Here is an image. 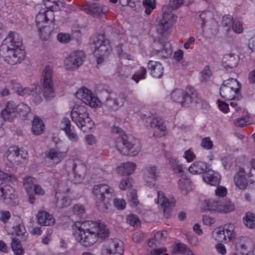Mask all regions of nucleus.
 Instances as JSON below:
<instances>
[{"label": "nucleus", "mask_w": 255, "mask_h": 255, "mask_svg": "<svg viewBox=\"0 0 255 255\" xmlns=\"http://www.w3.org/2000/svg\"><path fill=\"white\" fill-rule=\"evenodd\" d=\"M148 68L150 70L152 76L155 78H160L163 74V66L158 62L149 61L148 63Z\"/></svg>", "instance_id": "obj_26"}, {"label": "nucleus", "mask_w": 255, "mask_h": 255, "mask_svg": "<svg viewBox=\"0 0 255 255\" xmlns=\"http://www.w3.org/2000/svg\"><path fill=\"white\" fill-rule=\"evenodd\" d=\"M146 124L147 127L153 128L160 131L162 132L165 130V126L164 125L162 120L158 119L157 118H148L146 119Z\"/></svg>", "instance_id": "obj_30"}, {"label": "nucleus", "mask_w": 255, "mask_h": 255, "mask_svg": "<svg viewBox=\"0 0 255 255\" xmlns=\"http://www.w3.org/2000/svg\"><path fill=\"white\" fill-rule=\"evenodd\" d=\"M206 163L202 161L194 162L189 167V171L193 174H202L207 169Z\"/></svg>", "instance_id": "obj_33"}, {"label": "nucleus", "mask_w": 255, "mask_h": 255, "mask_svg": "<svg viewBox=\"0 0 255 255\" xmlns=\"http://www.w3.org/2000/svg\"><path fill=\"white\" fill-rule=\"evenodd\" d=\"M14 231L16 235L18 236H23L25 233V227L23 225L19 224L15 226L14 228Z\"/></svg>", "instance_id": "obj_63"}, {"label": "nucleus", "mask_w": 255, "mask_h": 255, "mask_svg": "<svg viewBox=\"0 0 255 255\" xmlns=\"http://www.w3.org/2000/svg\"><path fill=\"white\" fill-rule=\"evenodd\" d=\"M25 54L21 38L17 33L10 31L0 46V55L5 62L13 65L21 62Z\"/></svg>", "instance_id": "obj_1"}, {"label": "nucleus", "mask_w": 255, "mask_h": 255, "mask_svg": "<svg viewBox=\"0 0 255 255\" xmlns=\"http://www.w3.org/2000/svg\"><path fill=\"white\" fill-rule=\"evenodd\" d=\"M93 222L92 221H86L81 223L75 222L73 225L74 229H77L78 231H86L92 233H97L98 231V226L99 222Z\"/></svg>", "instance_id": "obj_18"}, {"label": "nucleus", "mask_w": 255, "mask_h": 255, "mask_svg": "<svg viewBox=\"0 0 255 255\" xmlns=\"http://www.w3.org/2000/svg\"><path fill=\"white\" fill-rule=\"evenodd\" d=\"M170 97L173 101L184 107H190L192 103H199L200 101L196 91L191 87H187L185 91L176 89L172 91Z\"/></svg>", "instance_id": "obj_4"}, {"label": "nucleus", "mask_w": 255, "mask_h": 255, "mask_svg": "<svg viewBox=\"0 0 255 255\" xmlns=\"http://www.w3.org/2000/svg\"><path fill=\"white\" fill-rule=\"evenodd\" d=\"M178 185L181 193L184 195H186L191 189L190 181L184 178L179 180Z\"/></svg>", "instance_id": "obj_42"}, {"label": "nucleus", "mask_w": 255, "mask_h": 255, "mask_svg": "<svg viewBox=\"0 0 255 255\" xmlns=\"http://www.w3.org/2000/svg\"><path fill=\"white\" fill-rule=\"evenodd\" d=\"M136 164L134 162H128L123 163L117 168L118 173L121 175H129L133 172L135 169Z\"/></svg>", "instance_id": "obj_31"}, {"label": "nucleus", "mask_w": 255, "mask_h": 255, "mask_svg": "<svg viewBox=\"0 0 255 255\" xmlns=\"http://www.w3.org/2000/svg\"><path fill=\"white\" fill-rule=\"evenodd\" d=\"M0 192L2 193L1 199L7 204L15 205L17 204V195L15 194L14 189L9 185L2 186Z\"/></svg>", "instance_id": "obj_17"}, {"label": "nucleus", "mask_w": 255, "mask_h": 255, "mask_svg": "<svg viewBox=\"0 0 255 255\" xmlns=\"http://www.w3.org/2000/svg\"><path fill=\"white\" fill-rule=\"evenodd\" d=\"M110 235V231L107 226L101 221L98 226V231L97 232V239L98 238L105 239Z\"/></svg>", "instance_id": "obj_40"}, {"label": "nucleus", "mask_w": 255, "mask_h": 255, "mask_svg": "<svg viewBox=\"0 0 255 255\" xmlns=\"http://www.w3.org/2000/svg\"><path fill=\"white\" fill-rule=\"evenodd\" d=\"M43 1L46 7L52 12L59 9L61 6H63V2L61 0H43Z\"/></svg>", "instance_id": "obj_38"}, {"label": "nucleus", "mask_w": 255, "mask_h": 255, "mask_svg": "<svg viewBox=\"0 0 255 255\" xmlns=\"http://www.w3.org/2000/svg\"><path fill=\"white\" fill-rule=\"evenodd\" d=\"M53 15V12L50 10L39 12L36 16L35 21L37 23L47 22L49 20V17L54 19Z\"/></svg>", "instance_id": "obj_35"}, {"label": "nucleus", "mask_w": 255, "mask_h": 255, "mask_svg": "<svg viewBox=\"0 0 255 255\" xmlns=\"http://www.w3.org/2000/svg\"><path fill=\"white\" fill-rule=\"evenodd\" d=\"M93 193L96 200L97 209L104 212L109 208L110 201L114 196V190L107 184H101L94 186Z\"/></svg>", "instance_id": "obj_3"}, {"label": "nucleus", "mask_w": 255, "mask_h": 255, "mask_svg": "<svg viewBox=\"0 0 255 255\" xmlns=\"http://www.w3.org/2000/svg\"><path fill=\"white\" fill-rule=\"evenodd\" d=\"M217 234V236L215 237V239L219 242H223L224 241H226L225 235V231H224L223 229L219 228L218 231L216 232Z\"/></svg>", "instance_id": "obj_62"}, {"label": "nucleus", "mask_w": 255, "mask_h": 255, "mask_svg": "<svg viewBox=\"0 0 255 255\" xmlns=\"http://www.w3.org/2000/svg\"><path fill=\"white\" fill-rule=\"evenodd\" d=\"M127 222L134 227H137L140 225L139 219L136 215L134 214H130L127 216Z\"/></svg>", "instance_id": "obj_44"}, {"label": "nucleus", "mask_w": 255, "mask_h": 255, "mask_svg": "<svg viewBox=\"0 0 255 255\" xmlns=\"http://www.w3.org/2000/svg\"><path fill=\"white\" fill-rule=\"evenodd\" d=\"M146 70L144 67H141L133 76L132 79L138 83L140 79L145 78Z\"/></svg>", "instance_id": "obj_46"}, {"label": "nucleus", "mask_w": 255, "mask_h": 255, "mask_svg": "<svg viewBox=\"0 0 255 255\" xmlns=\"http://www.w3.org/2000/svg\"><path fill=\"white\" fill-rule=\"evenodd\" d=\"M35 92L32 93V96L33 97V100L34 102L39 103L42 101V98L40 96L41 93V89L40 88L35 86Z\"/></svg>", "instance_id": "obj_56"}, {"label": "nucleus", "mask_w": 255, "mask_h": 255, "mask_svg": "<svg viewBox=\"0 0 255 255\" xmlns=\"http://www.w3.org/2000/svg\"><path fill=\"white\" fill-rule=\"evenodd\" d=\"M232 28L234 32L237 34H241L243 31L242 23L238 20H234L232 22Z\"/></svg>", "instance_id": "obj_49"}, {"label": "nucleus", "mask_w": 255, "mask_h": 255, "mask_svg": "<svg viewBox=\"0 0 255 255\" xmlns=\"http://www.w3.org/2000/svg\"><path fill=\"white\" fill-rule=\"evenodd\" d=\"M84 58V54L83 51L74 52L65 59V67L67 70H74L83 64Z\"/></svg>", "instance_id": "obj_13"}, {"label": "nucleus", "mask_w": 255, "mask_h": 255, "mask_svg": "<svg viewBox=\"0 0 255 255\" xmlns=\"http://www.w3.org/2000/svg\"><path fill=\"white\" fill-rule=\"evenodd\" d=\"M36 179L31 176H27L23 179V186L26 190L28 195V201L31 204L34 202L35 197L33 195L30 194L35 184Z\"/></svg>", "instance_id": "obj_22"}, {"label": "nucleus", "mask_w": 255, "mask_h": 255, "mask_svg": "<svg viewBox=\"0 0 255 255\" xmlns=\"http://www.w3.org/2000/svg\"><path fill=\"white\" fill-rule=\"evenodd\" d=\"M233 17L230 15H226L223 17L222 24L224 27L227 28V30H229L232 24Z\"/></svg>", "instance_id": "obj_48"}, {"label": "nucleus", "mask_w": 255, "mask_h": 255, "mask_svg": "<svg viewBox=\"0 0 255 255\" xmlns=\"http://www.w3.org/2000/svg\"><path fill=\"white\" fill-rule=\"evenodd\" d=\"M69 139L72 142H76L78 141L79 138L77 134L71 129L65 132Z\"/></svg>", "instance_id": "obj_59"}, {"label": "nucleus", "mask_w": 255, "mask_h": 255, "mask_svg": "<svg viewBox=\"0 0 255 255\" xmlns=\"http://www.w3.org/2000/svg\"><path fill=\"white\" fill-rule=\"evenodd\" d=\"M18 150V148L14 147L9 149L7 152V158L10 162L15 163V161H19L17 155Z\"/></svg>", "instance_id": "obj_43"}, {"label": "nucleus", "mask_w": 255, "mask_h": 255, "mask_svg": "<svg viewBox=\"0 0 255 255\" xmlns=\"http://www.w3.org/2000/svg\"><path fill=\"white\" fill-rule=\"evenodd\" d=\"M37 218L39 224L42 226H51L55 222L52 216L45 211L38 212Z\"/></svg>", "instance_id": "obj_28"}, {"label": "nucleus", "mask_w": 255, "mask_h": 255, "mask_svg": "<svg viewBox=\"0 0 255 255\" xmlns=\"http://www.w3.org/2000/svg\"><path fill=\"white\" fill-rule=\"evenodd\" d=\"M73 170L74 173L75 177L81 179L84 177L86 171V167L83 164L74 163L73 165Z\"/></svg>", "instance_id": "obj_37"}, {"label": "nucleus", "mask_w": 255, "mask_h": 255, "mask_svg": "<svg viewBox=\"0 0 255 255\" xmlns=\"http://www.w3.org/2000/svg\"><path fill=\"white\" fill-rule=\"evenodd\" d=\"M75 237L77 241L85 247H91L97 242V233L78 231Z\"/></svg>", "instance_id": "obj_14"}, {"label": "nucleus", "mask_w": 255, "mask_h": 255, "mask_svg": "<svg viewBox=\"0 0 255 255\" xmlns=\"http://www.w3.org/2000/svg\"><path fill=\"white\" fill-rule=\"evenodd\" d=\"M131 183L129 181L128 177H125L123 178L119 185L120 189L122 190H126L131 187Z\"/></svg>", "instance_id": "obj_54"}, {"label": "nucleus", "mask_w": 255, "mask_h": 255, "mask_svg": "<svg viewBox=\"0 0 255 255\" xmlns=\"http://www.w3.org/2000/svg\"><path fill=\"white\" fill-rule=\"evenodd\" d=\"M207 13L206 12H202L199 15L198 18V22L201 24V27L203 28L206 25V23L207 20Z\"/></svg>", "instance_id": "obj_55"}, {"label": "nucleus", "mask_w": 255, "mask_h": 255, "mask_svg": "<svg viewBox=\"0 0 255 255\" xmlns=\"http://www.w3.org/2000/svg\"><path fill=\"white\" fill-rule=\"evenodd\" d=\"M114 206L119 210H123L126 207V202L122 199H115L114 200Z\"/></svg>", "instance_id": "obj_58"}, {"label": "nucleus", "mask_w": 255, "mask_h": 255, "mask_svg": "<svg viewBox=\"0 0 255 255\" xmlns=\"http://www.w3.org/2000/svg\"><path fill=\"white\" fill-rule=\"evenodd\" d=\"M76 97L80 99L86 105L91 107L98 106L99 100L93 95L92 92L86 88H82L76 94Z\"/></svg>", "instance_id": "obj_15"}, {"label": "nucleus", "mask_w": 255, "mask_h": 255, "mask_svg": "<svg viewBox=\"0 0 255 255\" xmlns=\"http://www.w3.org/2000/svg\"><path fill=\"white\" fill-rule=\"evenodd\" d=\"M162 18L156 26V31L159 34H163L176 21L177 16L171 13V8L167 5H163Z\"/></svg>", "instance_id": "obj_9"}, {"label": "nucleus", "mask_w": 255, "mask_h": 255, "mask_svg": "<svg viewBox=\"0 0 255 255\" xmlns=\"http://www.w3.org/2000/svg\"><path fill=\"white\" fill-rule=\"evenodd\" d=\"M82 9L86 13L97 17L103 13L102 5L98 2L88 4L83 7Z\"/></svg>", "instance_id": "obj_23"}, {"label": "nucleus", "mask_w": 255, "mask_h": 255, "mask_svg": "<svg viewBox=\"0 0 255 255\" xmlns=\"http://www.w3.org/2000/svg\"><path fill=\"white\" fill-rule=\"evenodd\" d=\"M112 131L119 135L116 138V147L120 153L124 155L135 156L139 152L141 146L137 139L125 134L124 131L119 127H113Z\"/></svg>", "instance_id": "obj_2"}, {"label": "nucleus", "mask_w": 255, "mask_h": 255, "mask_svg": "<svg viewBox=\"0 0 255 255\" xmlns=\"http://www.w3.org/2000/svg\"><path fill=\"white\" fill-rule=\"evenodd\" d=\"M243 221L247 228L251 229L255 228V215L253 212H247L243 218Z\"/></svg>", "instance_id": "obj_34"}, {"label": "nucleus", "mask_w": 255, "mask_h": 255, "mask_svg": "<svg viewBox=\"0 0 255 255\" xmlns=\"http://www.w3.org/2000/svg\"><path fill=\"white\" fill-rule=\"evenodd\" d=\"M203 179L209 184L213 186H217L220 182L221 177L218 172L209 169L204 174Z\"/></svg>", "instance_id": "obj_25"}, {"label": "nucleus", "mask_w": 255, "mask_h": 255, "mask_svg": "<svg viewBox=\"0 0 255 255\" xmlns=\"http://www.w3.org/2000/svg\"><path fill=\"white\" fill-rule=\"evenodd\" d=\"M56 199V205L57 207L62 208L67 207L71 205V199L66 194L59 191H57L55 194Z\"/></svg>", "instance_id": "obj_27"}, {"label": "nucleus", "mask_w": 255, "mask_h": 255, "mask_svg": "<svg viewBox=\"0 0 255 255\" xmlns=\"http://www.w3.org/2000/svg\"><path fill=\"white\" fill-rule=\"evenodd\" d=\"M11 216L10 213L8 211H2L0 213V221L3 223H6Z\"/></svg>", "instance_id": "obj_64"}, {"label": "nucleus", "mask_w": 255, "mask_h": 255, "mask_svg": "<svg viewBox=\"0 0 255 255\" xmlns=\"http://www.w3.org/2000/svg\"><path fill=\"white\" fill-rule=\"evenodd\" d=\"M73 212L75 215L81 217L85 213V209L82 205L76 204L73 207Z\"/></svg>", "instance_id": "obj_50"}, {"label": "nucleus", "mask_w": 255, "mask_h": 255, "mask_svg": "<svg viewBox=\"0 0 255 255\" xmlns=\"http://www.w3.org/2000/svg\"><path fill=\"white\" fill-rule=\"evenodd\" d=\"M236 249L237 253L248 254V244L246 242H238L236 243Z\"/></svg>", "instance_id": "obj_47"}, {"label": "nucleus", "mask_w": 255, "mask_h": 255, "mask_svg": "<svg viewBox=\"0 0 255 255\" xmlns=\"http://www.w3.org/2000/svg\"><path fill=\"white\" fill-rule=\"evenodd\" d=\"M45 128L43 121L38 117L34 116L31 127V131L33 134L40 135L42 134Z\"/></svg>", "instance_id": "obj_29"}, {"label": "nucleus", "mask_w": 255, "mask_h": 255, "mask_svg": "<svg viewBox=\"0 0 255 255\" xmlns=\"http://www.w3.org/2000/svg\"><path fill=\"white\" fill-rule=\"evenodd\" d=\"M158 177V173L156 167L150 166L146 167L144 179L149 187H152L155 185V181Z\"/></svg>", "instance_id": "obj_19"}, {"label": "nucleus", "mask_w": 255, "mask_h": 255, "mask_svg": "<svg viewBox=\"0 0 255 255\" xmlns=\"http://www.w3.org/2000/svg\"><path fill=\"white\" fill-rule=\"evenodd\" d=\"M234 183L241 190H244L248 186L249 182L246 177V172L243 168L240 169L235 175Z\"/></svg>", "instance_id": "obj_21"}, {"label": "nucleus", "mask_w": 255, "mask_h": 255, "mask_svg": "<svg viewBox=\"0 0 255 255\" xmlns=\"http://www.w3.org/2000/svg\"><path fill=\"white\" fill-rule=\"evenodd\" d=\"M226 241H230L233 234L234 226L233 224L225 225L223 228Z\"/></svg>", "instance_id": "obj_45"}, {"label": "nucleus", "mask_w": 255, "mask_h": 255, "mask_svg": "<svg viewBox=\"0 0 255 255\" xmlns=\"http://www.w3.org/2000/svg\"><path fill=\"white\" fill-rule=\"evenodd\" d=\"M202 210L210 212H217L228 213L234 210V205L232 202L210 199L206 200L202 204Z\"/></svg>", "instance_id": "obj_7"}, {"label": "nucleus", "mask_w": 255, "mask_h": 255, "mask_svg": "<svg viewBox=\"0 0 255 255\" xmlns=\"http://www.w3.org/2000/svg\"><path fill=\"white\" fill-rule=\"evenodd\" d=\"M95 46L94 54L97 58L98 64L103 62L105 57L108 56L112 51V47L109 40L105 39L104 36L99 35L97 39L93 42Z\"/></svg>", "instance_id": "obj_8"}, {"label": "nucleus", "mask_w": 255, "mask_h": 255, "mask_svg": "<svg viewBox=\"0 0 255 255\" xmlns=\"http://www.w3.org/2000/svg\"><path fill=\"white\" fill-rule=\"evenodd\" d=\"M58 40L61 43H66L71 40V37L69 34L64 33H60L57 36Z\"/></svg>", "instance_id": "obj_53"}, {"label": "nucleus", "mask_w": 255, "mask_h": 255, "mask_svg": "<svg viewBox=\"0 0 255 255\" xmlns=\"http://www.w3.org/2000/svg\"><path fill=\"white\" fill-rule=\"evenodd\" d=\"M53 69L47 66L43 70L41 85L43 95L46 99H51L54 97V90L52 81Z\"/></svg>", "instance_id": "obj_10"}, {"label": "nucleus", "mask_w": 255, "mask_h": 255, "mask_svg": "<svg viewBox=\"0 0 255 255\" xmlns=\"http://www.w3.org/2000/svg\"><path fill=\"white\" fill-rule=\"evenodd\" d=\"M11 248L15 255H23L24 252L20 242L16 238L12 239Z\"/></svg>", "instance_id": "obj_39"}, {"label": "nucleus", "mask_w": 255, "mask_h": 255, "mask_svg": "<svg viewBox=\"0 0 255 255\" xmlns=\"http://www.w3.org/2000/svg\"><path fill=\"white\" fill-rule=\"evenodd\" d=\"M71 122L69 119L64 118L61 123V128L66 132L69 129H71Z\"/></svg>", "instance_id": "obj_60"}, {"label": "nucleus", "mask_w": 255, "mask_h": 255, "mask_svg": "<svg viewBox=\"0 0 255 255\" xmlns=\"http://www.w3.org/2000/svg\"><path fill=\"white\" fill-rule=\"evenodd\" d=\"M156 202L161 209L163 210L164 216L166 218H169L172 208L174 206V201L167 199L162 192L158 191Z\"/></svg>", "instance_id": "obj_16"}, {"label": "nucleus", "mask_w": 255, "mask_h": 255, "mask_svg": "<svg viewBox=\"0 0 255 255\" xmlns=\"http://www.w3.org/2000/svg\"><path fill=\"white\" fill-rule=\"evenodd\" d=\"M0 180L6 181H12L15 180V177L11 174H7L2 171L0 170Z\"/></svg>", "instance_id": "obj_61"}, {"label": "nucleus", "mask_w": 255, "mask_h": 255, "mask_svg": "<svg viewBox=\"0 0 255 255\" xmlns=\"http://www.w3.org/2000/svg\"><path fill=\"white\" fill-rule=\"evenodd\" d=\"M126 98V96H123L122 97L115 93H109L106 97L103 106L108 111L116 112L124 105V99Z\"/></svg>", "instance_id": "obj_11"}, {"label": "nucleus", "mask_w": 255, "mask_h": 255, "mask_svg": "<svg viewBox=\"0 0 255 255\" xmlns=\"http://www.w3.org/2000/svg\"><path fill=\"white\" fill-rule=\"evenodd\" d=\"M30 110V107L23 103H20L17 105H16V112L19 114L20 117L23 120L26 119Z\"/></svg>", "instance_id": "obj_36"}, {"label": "nucleus", "mask_w": 255, "mask_h": 255, "mask_svg": "<svg viewBox=\"0 0 255 255\" xmlns=\"http://www.w3.org/2000/svg\"><path fill=\"white\" fill-rule=\"evenodd\" d=\"M239 62L238 56L232 53L225 54L222 58L223 65L227 70L236 67Z\"/></svg>", "instance_id": "obj_24"}, {"label": "nucleus", "mask_w": 255, "mask_h": 255, "mask_svg": "<svg viewBox=\"0 0 255 255\" xmlns=\"http://www.w3.org/2000/svg\"><path fill=\"white\" fill-rule=\"evenodd\" d=\"M12 89L18 95L25 96L29 95L32 93V90L29 88L23 87L20 83L15 81H11L10 82Z\"/></svg>", "instance_id": "obj_32"}, {"label": "nucleus", "mask_w": 255, "mask_h": 255, "mask_svg": "<svg viewBox=\"0 0 255 255\" xmlns=\"http://www.w3.org/2000/svg\"><path fill=\"white\" fill-rule=\"evenodd\" d=\"M201 80L202 82H206L208 80L212 73L209 66H206L204 67L202 72Z\"/></svg>", "instance_id": "obj_51"}, {"label": "nucleus", "mask_w": 255, "mask_h": 255, "mask_svg": "<svg viewBox=\"0 0 255 255\" xmlns=\"http://www.w3.org/2000/svg\"><path fill=\"white\" fill-rule=\"evenodd\" d=\"M123 243L117 239L107 241L103 247L101 255H123Z\"/></svg>", "instance_id": "obj_12"}, {"label": "nucleus", "mask_w": 255, "mask_h": 255, "mask_svg": "<svg viewBox=\"0 0 255 255\" xmlns=\"http://www.w3.org/2000/svg\"><path fill=\"white\" fill-rule=\"evenodd\" d=\"M240 88L237 80L230 78L224 81L220 89V94L222 98L226 100H239L242 98Z\"/></svg>", "instance_id": "obj_6"}, {"label": "nucleus", "mask_w": 255, "mask_h": 255, "mask_svg": "<svg viewBox=\"0 0 255 255\" xmlns=\"http://www.w3.org/2000/svg\"><path fill=\"white\" fill-rule=\"evenodd\" d=\"M201 145L204 149L210 150L212 148L213 143L209 137H205L202 140Z\"/></svg>", "instance_id": "obj_52"}, {"label": "nucleus", "mask_w": 255, "mask_h": 255, "mask_svg": "<svg viewBox=\"0 0 255 255\" xmlns=\"http://www.w3.org/2000/svg\"><path fill=\"white\" fill-rule=\"evenodd\" d=\"M46 156L55 162H58L63 157V153L55 149H51L47 153Z\"/></svg>", "instance_id": "obj_41"}, {"label": "nucleus", "mask_w": 255, "mask_h": 255, "mask_svg": "<svg viewBox=\"0 0 255 255\" xmlns=\"http://www.w3.org/2000/svg\"><path fill=\"white\" fill-rule=\"evenodd\" d=\"M71 117L72 121L84 132L92 128L93 123L84 106L75 105L71 110Z\"/></svg>", "instance_id": "obj_5"}, {"label": "nucleus", "mask_w": 255, "mask_h": 255, "mask_svg": "<svg viewBox=\"0 0 255 255\" xmlns=\"http://www.w3.org/2000/svg\"><path fill=\"white\" fill-rule=\"evenodd\" d=\"M161 52L162 56L166 58L169 56L171 53V50L170 49V46L166 44L163 46V49L159 50V53Z\"/></svg>", "instance_id": "obj_57"}, {"label": "nucleus", "mask_w": 255, "mask_h": 255, "mask_svg": "<svg viewBox=\"0 0 255 255\" xmlns=\"http://www.w3.org/2000/svg\"><path fill=\"white\" fill-rule=\"evenodd\" d=\"M16 104L12 101L8 102L5 109L1 112L4 121L11 122L16 117Z\"/></svg>", "instance_id": "obj_20"}]
</instances>
